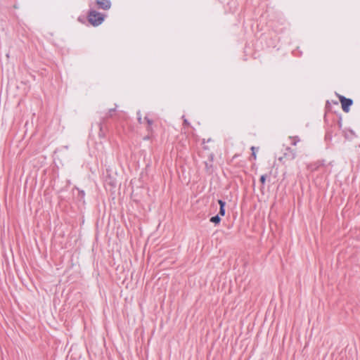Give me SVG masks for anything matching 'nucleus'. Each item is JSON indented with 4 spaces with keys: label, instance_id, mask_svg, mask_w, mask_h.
<instances>
[{
    "label": "nucleus",
    "instance_id": "obj_5",
    "mask_svg": "<svg viewBox=\"0 0 360 360\" xmlns=\"http://www.w3.org/2000/svg\"><path fill=\"white\" fill-rule=\"evenodd\" d=\"M218 203L220 205V209H219V214L221 216H224V214H225V208L224 207H225V205H226V202L224 201H223L222 200H218Z\"/></svg>",
    "mask_w": 360,
    "mask_h": 360
},
{
    "label": "nucleus",
    "instance_id": "obj_10",
    "mask_svg": "<svg viewBox=\"0 0 360 360\" xmlns=\"http://www.w3.org/2000/svg\"><path fill=\"white\" fill-rule=\"evenodd\" d=\"M266 181V175H262L260 177V181L262 184H264Z\"/></svg>",
    "mask_w": 360,
    "mask_h": 360
},
{
    "label": "nucleus",
    "instance_id": "obj_11",
    "mask_svg": "<svg viewBox=\"0 0 360 360\" xmlns=\"http://www.w3.org/2000/svg\"><path fill=\"white\" fill-rule=\"evenodd\" d=\"M137 115H138V121H139V123H142V119H141V117L140 112H137Z\"/></svg>",
    "mask_w": 360,
    "mask_h": 360
},
{
    "label": "nucleus",
    "instance_id": "obj_6",
    "mask_svg": "<svg viewBox=\"0 0 360 360\" xmlns=\"http://www.w3.org/2000/svg\"><path fill=\"white\" fill-rule=\"evenodd\" d=\"M289 139L291 140V145L296 146L298 142L300 141V139L295 136H289Z\"/></svg>",
    "mask_w": 360,
    "mask_h": 360
},
{
    "label": "nucleus",
    "instance_id": "obj_1",
    "mask_svg": "<svg viewBox=\"0 0 360 360\" xmlns=\"http://www.w3.org/2000/svg\"><path fill=\"white\" fill-rule=\"evenodd\" d=\"M105 15L94 9H90L88 15L89 22L94 26L101 25L104 20Z\"/></svg>",
    "mask_w": 360,
    "mask_h": 360
},
{
    "label": "nucleus",
    "instance_id": "obj_2",
    "mask_svg": "<svg viewBox=\"0 0 360 360\" xmlns=\"http://www.w3.org/2000/svg\"><path fill=\"white\" fill-rule=\"evenodd\" d=\"M285 150L286 152L283 154V156L278 158L280 162H282L284 158L292 160L296 158L297 153L295 150L290 147H287Z\"/></svg>",
    "mask_w": 360,
    "mask_h": 360
},
{
    "label": "nucleus",
    "instance_id": "obj_7",
    "mask_svg": "<svg viewBox=\"0 0 360 360\" xmlns=\"http://www.w3.org/2000/svg\"><path fill=\"white\" fill-rule=\"evenodd\" d=\"M210 221L214 224H219L221 221V218L219 217V215H216L214 217H211Z\"/></svg>",
    "mask_w": 360,
    "mask_h": 360
},
{
    "label": "nucleus",
    "instance_id": "obj_4",
    "mask_svg": "<svg viewBox=\"0 0 360 360\" xmlns=\"http://www.w3.org/2000/svg\"><path fill=\"white\" fill-rule=\"evenodd\" d=\"M98 8L108 10L111 6L110 0H95Z\"/></svg>",
    "mask_w": 360,
    "mask_h": 360
},
{
    "label": "nucleus",
    "instance_id": "obj_12",
    "mask_svg": "<svg viewBox=\"0 0 360 360\" xmlns=\"http://www.w3.org/2000/svg\"><path fill=\"white\" fill-rule=\"evenodd\" d=\"M184 124H187V125H188V124H188V121H187L186 120H184Z\"/></svg>",
    "mask_w": 360,
    "mask_h": 360
},
{
    "label": "nucleus",
    "instance_id": "obj_9",
    "mask_svg": "<svg viewBox=\"0 0 360 360\" xmlns=\"http://www.w3.org/2000/svg\"><path fill=\"white\" fill-rule=\"evenodd\" d=\"M255 146H252L251 147V150L252 151V155L254 158V159H256L257 156H256V153L255 152Z\"/></svg>",
    "mask_w": 360,
    "mask_h": 360
},
{
    "label": "nucleus",
    "instance_id": "obj_8",
    "mask_svg": "<svg viewBox=\"0 0 360 360\" xmlns=\"http://www.w3.org/2000/svg\"><path fill=\"white\" fill-rule=\"evenodd\" d=\"M145 120H146V122H147V124H148V127H151V125L153 124V120H151L150 119H149L148 117H145Z\"/></svg>",
    "mask_w": 360,
    "mask_h": 360
},
{
    "label": "nucleus",
    "instance_id": "obj_3",
    "mask_svg": "<svg viewBox=\"0 0 360 360\" xmlns=\"http://www.w3.org/2000/svg\"><path fill=\"white\" fill-rule=\"evenodd\" d=\"M340 101L342 105L343 111L347 112L349 110V107L352 105L353 101L350 98H347L342 96H340Z\"/></svg>",
    "mask_w": 360,
    "mask_h": 360
}]
</instances>
